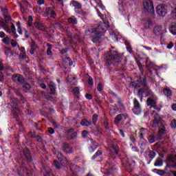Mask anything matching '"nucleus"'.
I'll use <instances>...</instances> for the list:
<instances>
[{
  "label": "nucleus",
  "instance_id": "1",
  "mask_svg": "<svg viewBox=\"0 0 176 176\" xmlns=\"http://www.w3.org/2000/svg\"><path fill=\"white\" fill-rule=\"evenodd\" d=\"M5 21L6 23L4 22L1 23V27L3 28V30H5V31H6L8 34H11V32H10V28H11V31L14 35V37L19 38V35H17V33L16 32V27L12 22L9 23V21H10V17L7 16L5 19Z\"/></svg>",
  "mask_w": 176,
  "mask_h": 176
},
{
  "label": "nucleus",
  "instance_id": "2",
  "mask_svg": "<svg viewBox=\"0 0 176 176\" xmlns=\"http://www.w3.org/2000/svg\"><path fill=\"white\" fill-rule=\"evenodd\" d=\"M135 87V89H138V87H142V89L138 91V94H142V93H145V91H146V96H151V97L155 98V94L151 89H148V87L146 86V80L143 79V81L142 82H138Z\"/></svg>",
  "mask_w": 176,
  "mask_h": 176
},
{
  "label": "nucleus",
  "instance_id": "3",
  "mask_svg": "<svg viewBox=\"0 0 176 176\" xmlns=\"http://www.w3.org/2000/svg\"><path fill=\"white\" fill-rule=\"evenodd\" d=\"M106 58L109 64H112V63H120V61H122V56L113 51L109 52L106 56Z\"/></svg>",
  "mask_w": 176,
  "mask_h": 176
},
{
  "label": "nucleus",
  "instance_id": "4",
  "mask_svg": "<svg viewBox=\"0 0 176 176\" xmlns=\"http://www.w3.org/2000/svg\"><path fill=\"white\" fill-rule=\"evenodd\" d=\"M144 10L148 14H153L155 13V7L153 3L151 0H144L143 3Z\"/></svg>",
  "mask_w": 176,
  "mask_h": 176
},
{
  "label": "nucleus",
  "instance_id": "5",
  "mask_svg": "<svg viewBox=\"0 0 176 176\" xmlns=\"http://www.w3.org/2000/svg\"><path fill=\"white\" fill-rule=\"evenodd\" d=\"M108 30V25L106 23H102L100 25L98 28L96 29V32H97L98 36L96 37H94L92 41L93 42H97L100 39V34H102V32H105Z\"/></svg>",
  "mask_w": 176,
  "mask_h": 176
},
{
  "label": "nucleus",
  "instance_id": "6",
  "mask_svg": "<svg viewBox=\"0 0 176 176\" xmlns=\"http://www.w3.org/2000/svg\"><path fill=\"white\" fill-rule=\"evenodd\" d=\"M156 12L159 16L164 17L167 14V7L165 5L160 4L156 7Z\"/></svg>",
  "mask_w": 176,
  "mask_h": 176
},
{
  "label": "nucleus",
  "instance_id": "7",
  "mask_svg": "<svg viewBox=\"0 0 176 176\" xmlns=\"http://www.w3.org/2000/svg\"><path fill=\"white\" fill-rule=\"evenodd\" d=\"M133 104L134 107L133 109V112L135 115H140V113H141V104H140L137 98L133 99Z\"/></svg>",
  "mask_w": 176,
  "mask_h": 176
},
{
  "label": "nucleus",
  "instance_id": "8",
  "mask_svg": "<svg viewBox=\"0 0 176 176\" xmlns=\"http://www.w3.org/2000/svg\"><path fill=\"white\" fill-rule=\"evenodd\" d=\"M70 170L74 175H78V174H79L80 173H81V174H83L85 171L83 168H80L79 166L75 164L71 165Z\"/></svg>",
  "mask_w": 176,
  "mask_h": 176
},
{
  "label": "nucleus",
  "instance_id": "9",
  "mask_svg": "<svg viewBox=\"0 0 176 176\" xmlns=\"http://www.w3.org/2000/svg\"><path fill=\"white\" fill-rule=\"evenodd\" d=\"M153 115L154 116V120L151 122V126H152V127H157L160 122V116L156 111H153Z\"/></svg>",
  "mask_w": 176,
  "mask_h": 176
},
{
  "label": "nucleus",
  "instance_id": "10",
  "mask_svg": "<svg viewBox=\"0 0 176 176\" xmlns=\"http://www.w3.org/2000/svg\"><path fill=\"white\" fill-rule=\"evenodd\" d=\"M12 80L16 83H19V85H21V83H24V77H23L20 74H14L12 76Z\"/></svg>",
  "mask_w": 176,
  "mask_h": 176
},
{
  "label": "nucleus",
  "instance_id": "11",
  "mask_svg": "<svg viewBox=\"0 0 176 176\" xmlns=\"http://www.w3.org/2000/svg\"><path fill=\"white\" fill-rule=\"evenodd\" d=\"M127 118H128L127 114H118L114 120V123L116 124H119L121 120H126Z\"/></svg>",
  "mask_w": 176,
  "mask_h": 176
},
{
  "label": "nucleus",
  "instance_id": "12",
  "mask_svg": "<svg viewBox=\"0 0 176 176\" xmlns=\"http://www.w3.org/2000/svg\"><path fill=\"white\" fill-rule=\"evenodd\" d=\"M168 161L172 163H174V165H171V164H168L165 170H167V167H176V155H170L168 157Z\"/></svg>",
  "mask_w": 176,
  "mask_h": 176
},
{
  "label": "nucleus",
  "instance_id": "13",
  "mask_svg": "<svg viewBox=\"0 0 176 176\" xmlns=\"http://www.w3.org/2000/svg\"><path fill=\"white\" fill-rule=\"evenodd\" d=\"M134 166H135V162L131 160L127 159V161L125 164V167H126V170H130V168H133V167H134Z\"/></svg>",
  "mask_w": 176,
  "mask_h": 176
},
{
  "label": "nucleus",
  "instance_id": "14",
  "mask_svg": "<svg viewBox=\"0 0 176 176\" xmlns=\"http://www.w3.org/2000/svg\"><path fill=\"white\" fill-rule=\"evenodd\" d=\"M34 24V27L36 28L37 30H40L41 31H45V30H46L45 25L41 22L36 21Z\"/></svg>",
  "mask_w": 176,
  "mask_h": 176
},
{
  "label": "nucleus",
  "instance_id": "15",
  "mask_svg": "<svg viewBox=\"0 0 176 176\" xmlns=\"http://www.w3.org/2000/svg\"><path fill=\"white\" fill-rule=\"evenodd\" d=\"M147 102V105L148 106H151L153 108H154V109H156V101L153 99H152V98H148L146 100Z\"/></svg>",
  "mask_w": 176,
  "mask_h": 176
},
{
  "label": "nucleus",
  "instance_id": "16",
  "mask_svg": "<svg viewBox=\"0 0 176 176\" xmlns=\"http://www.w3.org/2000/svg\"><path fill=\"white\" fill-rule=\"evenodd\" d=\"M23 155H24L25 159L27 160V162H31L32 157H31V154L30 153V150H28V149L24 150Z\"/></svg>",
  "mask_w": 176,
  "mask_h": 176
},
{
  "label": "nucleus",
  "instance_id": "17",
  "mask_svg": "<svg viewBox=\"0 0 176 176\" xmlns=\"http://www.w3.org/2000/svg\"><path fill=\"white\" fill-rule=\"evenodd\" d=\"M63 151L66 152V153H72V152H74V148L69 147V145L67 144H63Z\"/></svg>",
  "mask_w": 176,
  "mask_h": 176
},
{
  "label": "nucleus",
  "instance_id": "18",
  "mask_svg": "<svg viewBox=\"0 0 176 176\" xmlns=\"http://www.w3.org/2000/svg\"><path fill=\"white\" fill-rule=\"evenodd\" d=\"M162 26L161 25H157L153 29V33L155 34V35H162Z\"/></svg>",
  "mask_w": 176,
  "mask_h": 176
},
{
  "label": "nucleus",
  "instance_id": "19",
  "mask_svg": "<svg viewBox=\"0 0 176 176\" xmlns=\"http://www.w3.org/2000/svg\"><path fill=\"white\" fill-rule=\"evenodd\" d=\"M169 30L172 35H176V23H171Z\"/></svg>",
  "mask_w": 176,
  "mask_h": 176
},
{
  "label": "nucleus",
  "instance_id": "20",
  "mask_svg": "<svg viewBox=\"0 0 176 176\" xmlns=\"http://www.w3.org/2000/svg\"><path fill=\"white\" fill-rule=\"evenodd\" d=\"M143 23L145 28H149L153 25V23L149 19H145Z\"/></svg>",
  "mask_w": 176,
  "mask_h": 176
},
{
  "label": "nucleus",
  "instance_id": "21",
  "mask_svg": "<svg viewBox=\"0 0 176 176\" xmlns=\"http://www.w3.org/2000/svg\"><path fill=\"white\" fill-rule=\"evenodd\" d=\"M163 92L166 97H171L173 96V91L169 88H164Z\"/></svg>",
  "mask_w": 176,
  "mask_h": 176
},
{
  "label": "nucleus",
  "instance_id": "22",
  "mask_svg": "<svg viewBox=\"0 0 176 176\" xmlns=\"http://www.w3.org/2000/svg\"><path fill=\"white\" fill-rule=\"evenodd\" d=\"M110 151L112 153H115V155H118V145L112 144L111 146L110 147Z\"/></svg>",
  "mask_w": 176,
  "mask_h": 176
},
{
  "label": "nucleus",
  "instance_id": "23",
  "mask_svg": "<svg viewBox=\"0 0 176 176\" xmlns=\"http://www.w3.org/2000/svg\"><path fill=\"white\" fill-rule=\"evenodd\" d=\"M35 50H36V45L35 44V43L32 42L30 44V54H34L35 53Z\"/></svg>",
  "mask_w": 176,
  "mask_h": 176
},
{
  "label": "nucleus",
  "instance_id": "24",
  "mask_svg": "<svg viewBox=\"0 0 176 176\" xmlns=\"http://www.w3.org/2000/svg\"><path fill=\"white\" fill-rule=\"evenodd\" d=\"M72 3L73 6H74V8L76 9H80V8H82V4H80L78 1H72Z\"/></svg>",
  "mask_w": 176,
  "mask_h": 176
},
{
  "label": "nucleus",
  "instance_id": "25",
  "mask_svg": "<svg viewBox=\"0 0 176 176\" xmlns=\"http://www.w3.org/2000/svg\"><path fill=\"white\" fill-rule=\"evenodd\" d=\"M68 22L70 24L75 25L78 23V21L76 20V18H75L74 16H72L68 19Z\"/></svg>",
  "mask_w": 176,
  "mask_h": 176
},
{
  "label": "nucleus",
  "instance_id": "26",
  "mask_svg": "<svg viewBox=\"0 0 176 176\" xmlns=\"http://www.w3.org/2000/svg\"><path fill=\"white\" fill-rule=\"evenodd\" d=\"M80 124H82V126H90V124H91V122L86 119H84L81 121Z\"/></svg>",
  "mask_w": 176,
  "mask_h": 176
},
{
  "label": "nucleus",
  "instance_id": "27",
  "mask_svg": "<svg viewBox=\"0 0 176 176\" xmlns=\"http://www.w3.org/2000/svg\"><path fill=\"white\" fill-rule=\"evenodd\" d=\"M50 89L52 93H54L56 91V85H54V82H50Z\"/></svg>",
  "mask_w": 176,
  "mask_h": 176
},
{
  "label": "nucleus",
  "instance_id": "28",
  "mask_svg": "<svg viewBox=\"0 0 176 176\" xmlns=\"http://www.w3.org/2000/svg\"><path fill=\"white\" fill-rule=\"evenodd\" d=\"M47 54H48V56H52V49L53 47V45H52L51 44H47Z\"/></svg>",
  "mask_w": 176,
  "mask_h": 176
},
{
  "label": "nucleus",
  "instance_id": "29",
  "mask_svg": "<svg viewBox=\"0 0 176 176\" xmlns=\"http://www.w3.org/2000/svg\"><path fill=\"white\" fill-rule=\"evenodd\" d=\"M148 142L150 144H153V142H155V141L156 140V138L155 137V135H151L148 136Z\"/></svg>",
  "mask_w": 176,
  "mask_h": 176
},
{
  "label": "nucleus",
  "instance_id": "30",
  "mask_svg": "<svg viewBox=\"0 0 176 176\" xmlns=\"http://www.w3.org/2000/svg\"><path fill=\"white\" fill-rule=\"evenodd\" d=\"M16 25L18 27L17 32H19V34H20L21 35L23 34V30L21 29V23H20V22H17Z\"/></svg>",
  "mask_w": 176,
  "mask_h": 176
},
{
  "label": "nucleus",
  "instance_id": "31",
  "mask_svg": "<svg viewBox=\"0 0 176 176\" xmlns=\"http://www.w3.org/2000/svg\"><path fill=\"white\" fill-rule=\"evenodd\" d=\"M154 165L158 166H163V161H162V160H160V158H158L156 160Z\"/></svg>",
  "mask_w": 176,
  "mask_h": 176
},
{
  "label": "nucleus",
  "instance_id": "32",
  "mask_svg": "<svg viewBox=\"0 0 176 176\" xmlns=\"http://www.w3.org/2000/svg\"><path fill=\"white\" fill-rule=\"evenodd\" d=\"M64 61L67 64V65H74V63H72V60H71L70 58H65Z\"/></svg>",
  "mask_w": 176,
  "mask_h": 176
},
{
  "label": "nucleus",
  "instance_id": "33",
  "mask_svg": "<svg viewBox=\"0 0 176 176\" xmlns=\"http://www.w3.org/2000/svg\"><path fill=\"white\" fill-rule=\"evenodd\" d=\"M54 166H55V167L56 168H61V166H63V164L61 163L58 162L57 160H54Z\"/></svg>",
  "mask_w": 176,
  "mask_h": 176
},
{
  "label": "nucleus",
  "instance_id": "34",
  "mask_svg": "<svg viewBox=\"0 0 176 176\" xmlns=\"http://www.w3.org/2000/svg\"><path fill=\"white\" fill-rule=\"evenodd\" d=\"M97 120H98V116L94 114L92 116V123H93V124L96 125V123H97Z\"/></svg>",
  "mask_w": 176,
  "mask_h": 176
},
{
  "label": "nucleus",
  "instance_id": "35",
  "mask_svg": "<svg viewBox=\"0 0 176 176\" xmlns=\"http://www.w3.org/2000/svg\"><path fill=\"white\" fill-rule=\"evenodd\" d=\"M3 43H5L6 45H9V43H10V38H9V37H5L3 39Z\"/></svg>",
  "mask_w": 176,
  "mask_h": 176
},
{
  "label": "nucleus",
  "instance_id": "36",
  "mask_svg": "<svg viewBox=\"0 0 176 176\" xmlns=\"http://www.w3.org/2000/svg\"><path fill=\"white\" fill-rule=\"evenodd\" d=\"M20 51L22 53V54H21V55L22 56L23 58H25V48L21 47L20 49Z\"/></svg>",
  "mask_w": 176,
  "mask_h": 176
},
{
  "label": "nucleus",
  "instance_id": "37",
  "mask_svg": "<svg viewBox=\"0 0 176 176\" xmlns=\"http://www.w3.org/2000/svg\"><path fill=\"white\" fill-rule=\"evenodd\" d=\"M72 91L74 94H75L76 96H78V94H79V87H74Z\"/></svg>",
  "mask_w": 176,
  "mask_h": 176
},
{
  "label": "nucleus",
  "instance_id": "38",
  "mask_svg": "<svg viewBox=\"0 0 176 176\" xmlns=\"http://www.w3.org/2000/svg\"><path fill=\"white\" fill-rule=\"evenodd\" d=\"M148 155L151 159H153V157H155V156H156V153H155V151H150Z\"/></svg>",
  "mask_w": 176,
  "mask_h": 176
},
{
  "label": "nucleus",
  "instance_id": "39",
  "mask_svg": "<svg viewBox=\"0 0 176 176\" xmlns=\"http://www.w3.org/2000/svg\"><path fill=\"white\" fill-rule=\"evenodd\" d=\"M51 12H52V8H46L45 12V16L50 15Z\"/></svg>",
  "mask_w": 176,
  "mask_h": 176
},
{
  "label": "nucleus",
  "instance_id": "40",
  "mask_svg": "<svg viewBox=\"0 0 176 176\" xmlns=\"http://www.w3.org/2000/svg\"><path fill=\"white\" fill-rule=\"evenodd\" d=\"M23 89L25 90H30V89H31V85H30V84L25 82L23 85Z\"/></svg>",
  "mask_w": 176,
  "mask_h": 176
},
{
  "label": "nucleus",
  "instance_id": "41",
  "mask_svg": "<svg viewBox=\"0 0 176 176\" xmlns=\"http://www.w3.org/2000/svg\"><path fill=\"white\" fill-rule=\"evenodd\" d=\"M102 155V151H98L96 154L93 156V159H96V157H97V156H100Z\"/></svg>",
  "mask_w": 176,
  "mask_h": 176
},
{
  "label": "nucleus",
  "instance_id": "42",
  "mask_svg": "<svg viewBox=\"0 0 176 176\" xmlns=\"http://www.w3.org/2000/svg\"><path fill=\"white\" fill-rule=\"evenodd\" d=\"M32 16H29V20H28V24L30 27H31V25H32Z\"/></svg>",
  "mask_w": 176,
  "mask_h": 176
},
{
  "label": "nucleus",
  "instance_id": "43",
  "mask_svg": "<svg viewBox=\"0 0 176 176\" xmlns=\"http://www.w3.org/2000/svg\"><path fill=\"white\" fill-rule=\"evenodd\" d=\"M170 126H171V127H173V129H175L176 128V120H173L170 122Z\"/></svg>",
  "mask_w": 176,
  "mask_h": 176
},
{
  "label": "nucleus",
  "instance_id": "44",
  "mask_svg": "<svg viewBox=\"0 0 176 176\" xmlns=\"http://www.w3.org/2000/svg\"><path fill=\"white\" fill-rule=\"evenodd\" d=\"M11 45L12 47H16V46H17V42H16L14 40H12Z\"/></svg>",
  "mask_w": 176,
  "mask_h": 176
},
{
  "label": "nucleus",
  "instance_id": "45",
  "mask_svg": "<svg viewBox=\"0 0 176 176\" xmlns=\"http://www.w3.org/2000/svg\"><path fill=\"white\" fill-rule=\"evenodd\" d=\"M50 14H51V17H52V19H55L56 18V12H54V10L51 11Z\"/></svg>",
  "mask_w": 176,
  "mask_h": 176
},
{
  "label": "nucleus",
  "instance_id": "46",
  "mask_svg": "<svg viewBox=\"0 0 176 176\" xmlns=\"http://www.w3.org/2000/svg\"><path fill=\"white\" fill-rule=\"evenodd\" d=\"M88 84L90 86H93V78L91 77H89L88 79Z\"/></svg>",
  "mask_w": 176,
  "mask_h": 176
},
{
  "label": "nucleus",
  "instance_id": "47",
  "mask_svg": "<svg viewBox=\"0 0 176 176\" xmlns=\"http://www.w3.org/2000/svg\"><path fill=\"white\" fill-rule=\"evenodd\" d=\"M174 46V43H173L172 42L169 43V44L167 45V49H173Z\"/></svg>",
  "mask_w": 176,
  "mask_h": 176
},
{
  "label": "nucleus",
  "instance_id": "48",
  "mask_svg": "<svg viewBox=\"0 0 176 176\" xmlns=\"http://www.w3.org/2000/svg\"><path fill=\"white\" fill-rule=\"evenodd\" d=\"M48 132L50 133V134H54V129H53V128L50 127L48 128Z\"/></svg>",
  "mask_w": 176,
  "mask_h": 176
},
{
  "label": "nucleus",
  "instance_id": "49",
  "mask_svg": "<svg viewBox=\"0 0 176 176\" xmlns=\"http://www.w3.org/2000/svg\"><path fill=\"white\" fill-rule=\"evenodd\" d=\"M85 97L87 100H91V98H93V96H91V94H87L85 95Z\"/></svg>",
  "mask_w": 176,
  "mask_h": 176
},
{
  "label": "nucleus",
  "instance_id": "50",
  "mask_svg": "<svg viewBox=\"0 0 176 176\" xmlns=\"http://www.w3.org/2000/svg\"><path fill=\"white\" fill-rule=\"evenodd\" d=\"M98 91H102V85L101 83H99L98 85Z\"/></svg>",
  "mask_w": 176,
  "mask_h": 176
},
{
  "label": "nucleus",
  "instance_id": "51",
  "mask_svg": "<svg viewBox=\"0 0 176 176\" xmlns=\"http://www.w3.org/2000/svg\"><path fill=\"white\" fill-rule=\"evenodd\" d=\"M164 133V129H160L158 131L159 135H162Z\"/></svg>",
  "mask_w": 176,
  "mask_h": 176
},
{
  "label": "nucleus",
  "instance_id": "52",
  "mask_svg": "<svg viewBox=\"0 0 176 176\" xmlns=\"http://www.w3.org/2000/svg\"><path fill=\"white\" fill-rule=\"evenodd\" d=\"M11 102H13L14 104H19V100L16 98H14V99H12Z\"/></svg>",
  "mask_w": 176,
  "mask_h": 176
},
{
  "label": "nucleus",
  "instance_id": "53",
  "mask_svg": "<svg viewBox=\"0 0 176 176\" xmlns=\"http://www.w3.org/2000/svg\"><path fill=\"white\" fill-rule=\"evenodd\" d=\"M37 3L38 5H43V3H45V1L44 0H38Z\"/></svg>",
  "mask_w": 176,
  "mask_h": 176
},
{
  "label": "nucleus",
  "instance_id": "54",
  "mask_svg": "<svg viewBox=\"0 0 176 176\" xmlns=\"http://www.w3.org/2000/svg\"><path fill=\"white\" fill-rule=\"evenodd\" d=\"M108 120H104V125L105 126L106 129H108Z\"/></svg>",
  "mask_w": 176,
  "mask_h": 176
},
{
  "label": "nucleus",
  "instance_id": "55",
  "mask_svg": "<svg viewBox=\"0 0 176 176\" xmlns=\"http://www.w3.org/2000/svg\"><path fill=\"white\" fill-rule=\"evenodd\" d=\"M68 52V49H64L60 51L61 54H65Z\"/></svg>",
  "mask_w": 176,
  "mask_h": 176
},
{
  "label": "nucleus",
  "instance_id": "56",
  "mask_svg": "<svg viewBox=\"0 0 176 176\" xmlns=\"http://www.w3.org/2000/svg\"><path fill=\"white\" fill-rule=\"evenodd\" d=\"M3 69H5L3 64L1 62H0V71H3Z\"/></svg>",
  "mask_w": 176,
  "mask_h": 176
},
{
  "label": "nucleus",
  "instance_id": "57",
  "mask_svg": "<svg viewBox=\"0 0 176 176\" xmlns=\"http://www.w3.org/2000/svg\"><path fill=\"white\" fill-rule=\"evenodd\" d=\"M82 134L83 137H87V134H88L87 131H83Z\"/></svg>",
  "mask_w": 176,
  "mask_h": 176
},
{
  "label": "nucleus",
  "instance_id": "58",
  "mask_svg": "<svg viewBox=\"0 0 176 176\" xmlns=\"http://www.w3.org/2000/svg\"><path fill=\"white\" fill-rule=\"evenodd\" d=\"M6 35V34H5V32H0V38H5Z\"/></svg>",
  "mask_w": 176,
  "mask_h": 176
},
{
  "label": "nucleus",
  "instance_id": "59",
  "mask_svg": "<svg viewBox=\"0 0 176 176\" xmlns=\"http://www.w3.org/2000/svg\"><path fill=\"white\" fill-rule=\"evenodd\" d=\"M58 159H63V154L61 153H58Z\"/></svg>",
  "mask_w": 176,
  "mask_h": 176
},
{
  "label": "nucleus",
  "instance_id": "60",
  "mask_svg": "<svg viewBox=\"0 0 176 176\" xmlns=\"http://www.w3.org/2000/svg\"><path fill=\"white\" fill-rule=\"evenodd\" d=\"M172 109H173V111H176V104H172Z\"/></svg>",
  "mask_w": 176,
  "mask_h": 176
},
{
  "label": "nucleus",
  "instance_id": "61",
  "mask_svg": "<svg viewBox=\"0 0 176 176\" xmlns=\"http://www.w3.org/2000/svg\"><path fill=\"white\" fill-rule=\"evenodd\" d=\"M40 86H41V89H46V85H45L43 83L41 84Z\"/></svg>",
  "mask_w": 176,
  "mask_h": 176
},
{
  "label": "nucleus",
  "instance_id": "62",
  "mask_svg": "<svg viewBox=\"0 0 176 176\" xmlns=\"http://www.w3.org/2000/svg\"><path fill=\"white\" fill-rule=\"evenodd\" d=\"M3 76L2 75V73H0V80L2 82L3 80Z\"/></svg>",
  "mask_w": 176,
  "mask_h": 176
},
{
  "label": "nucleus",
  "instance_id": "63",
  "mask_svg": "<svg viewBox=\"0 0 176 176\" xmlns=\"http://www.w3.org/2000/svg\"><path fill=\"white\" fill-rule=\"evenodd\" d=\"M120 134L122 135V137H124V133L122 130H120Z\"/></svg>",
  "mask_w": 176,
  "mask_h": 176
},
{
  "label": "nucleus",
  "instance_id": "64",
  "mask_svg": "<svg viewBox=\"0 0 176 176\" xmlns=\"http://www.w3.org/2000/svg\"><path fill=\"white\" fill-rule=\"evenodd\" d=\"M37 141H38V142H42V138H41V137H38V138H37Z\"/></svg>",
  "mask_w": 176,
  "mask_h": 176
}]
</instances>
